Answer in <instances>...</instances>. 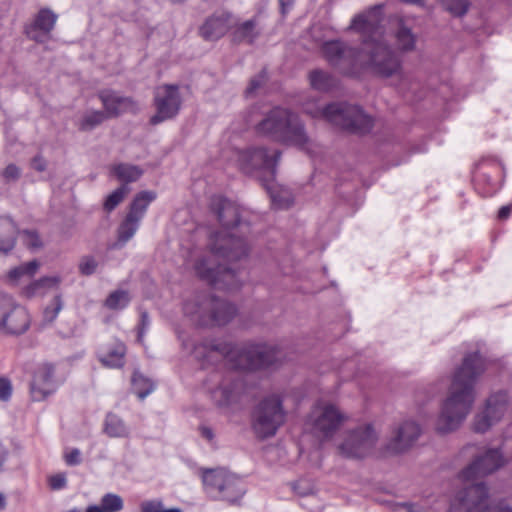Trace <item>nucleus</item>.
<instances>
[{
  "label": "nucleus",
  "mask_w": 512,
  "mask_h": 512,
  "mask_svg": "<svg viewBox=\"0 0 512 512\" xmlns=\"http://www.w3.org/2000/svg\"><path fill=\"white\" fill-rule=\"evenodd\" d=\"M382 8V5H375L356 15L349 27L363 35L360 46L359 75L362 72H369L381 78H390L402 72L400 56L383 38Z\"/></svg>",
  "instance_id": "nucleus-1"
},
{
  "label": "nucleus",
  "mask_w": 512,
  "mask_h": 512,
  "mask_svg": "<svg viewBox=\"0 0 512 512\" xmlns=\"http://www.w3.org/2000/svg\"><path fill=\"white\" fill-rule=\"evenodd\" d=\"M484 370V360L479 353H471L464 357L462 365L454 373L449 395L437 419V432L450 433L461 425L472 409L475 383Z\"/></svg>",
  "instance_id": "nucleus-2"
},
{
  "label": "nucleus",
  "mask_w": 512,
  "mask_h": 512,
  "mask_svg": "<svg viewBox=\"0 0 512 512\" xmlns=\"http://www.w3.org/2000/svg\"><path fill=\"white\" fill-rule=\"evenodd\" d=\"M211 255L199 258L194 270L197 276L217 289L236 290L241 281L235 270L216 264L217 259L237 261L248 255L249 245L235 233L217 232L210 241Z\"/></svg>",
  "instance_id": "nucleus-3"
},
{
  "label": "nucleus",
  "mask_w": 512,
  "mask_h": 512,
  "mask_svg": "<svg viewBox=\"0 0 512 512\" xmlns=\"http://www.w3.org/2000/svg\"><path fill=\"white\" fill-rule=\"evenodd\" d=\"M206 352L204 357L216 361L229 358L234 366L242 370H257L276 364L281 359V352L277 346L266 344L247 345L241 348L231 343L218 342L203 345Z\"/></svg>",
  "instance_id": "nucleus-4"
},
{
  "label": "nucleus",
  "mask_w": 512,
  "mask_h": 512,
  "mask_svg": "<svg viewBox=\"0 0 512 512\" xmlns=\"http://www.w3.org/2000/svg\"><path fill=\"white\" fill-rule=\"evenodd\" d=\"M257 134L269 137L281 144L306 149L310 138L300 117L293 111L274 107L264 114L255 126Z\"/></svg>",
  "instance_id": "nucleus-5"
},
{
  "label": "nucleus",
  "mask_w": 512,
  "mask_h": 512,
  "mask_svg": "<svg viewBox=\"0 0 512 512\" xmlns=\"http://www.w3.org/2000/svg\"><path fill=\"white\" fill-rule=\"evenodd\" d=\"M303 111L313 118H324L333 125L357 134H366L373 128V119L357 105L331 103L320 107L314 101L303 104Z\"/></svg>",
  "instance_id": "nucleus-6"
},
{
  "label": "nucleus",
  "mask_w": 512,
  "mask_h": 512,
  "mask_svg": "<svg viewBox=\"0 0 512 512\" xmlns=\"http://www.w3.org/2000/svg\"><path fill=\"white\" fill-rule=\"evenodd\" d=\"M183 311L197 325L205 327L226 325L237 314L235 305L207 293L187 300Z\"/></svg>",
  "instance_id": "nucleus-7"
},
{
  "label": "nucleus",
  "mask_w": 512,
  "mask_h": 512,
  "mask_svg": "<svg viewBox=\"0 0 512 512\" xmlns=\"http://www.w3.org/2000/svg\"><path fill=\"white\" fill-rule=\"evenodd\" d=\"M457 491L450 503L449 512H498L504 502L492 505L489 490L483 481H471Z\"/></svg>",
  "instance_id": "nucleus-8"
},
{
  "label": "nucleus",
  "mask_w": 512,
  "mask_h": 512,
  "mask_svg": "<svg viewBox=\"0 0 512 512\" xmlns=\"http://www.w3.org/2000/svg\"><path fill=\"white\" fill-rule=\"evenodd\" d=\"M282 400L277 395L264 398L255 408L252 428L258 438L266 439L276 434L285 422Z\"/></svg>",
  "instance_id": "nucleus-9"
},
{
  "label": "nucleus",
  "mask_w": 512,
  "mask_h": 512,
  "mask_svg": "<svg viewBox=\"0 0 512 512\" xmlns=\"http://www.w3.org/2000/svg\"><path fill=\"white\" fill-rule=\"evenodd\" d=\"M378 441V433L371 424L348 430L338 444V453L348 459H362L369 455Z\"/></svg>",
  "instance_id": "nucleus-10"
},
{
  "label": "nucleus",
  "mask_w": 512,
  "mask_h": 512,
  "mask_svg": "<svg viewBox=\"0 0 512 512\" xmlns=\"http://www.w3.org/2000/svg\"><path fill=\"white\" fill-rule=\"evenodd\" d=\"M203 483L209 494L229 503H236L245 493L241 480L224 469L206 471Z\"/></svg>",
  "instance_id": "nucleus-11"
},
{
  "label": "nucleus",
  "mask_w": 512,
  "mask_h": 512,
  "mask_svg": "<svg viewBox=\"0 0 512 512\" xmlns=\"http://www.w3.org/2000/svg\"><path fill=\"white\" fill-rule=\"evenodd\" d=\"M345 421V415L334 404L319 401L311 409L306 426L322 438H330Z\"/></svg>",
  "instance_id": "nucleus-12"
},
{
  "label": "nucleus",
  "mask_w": 512,
  "mask_h": 512,
  "mask_svg": "<svg viewBox=\"0 0 512 512\" xmlns=\"http://www.w3.org/2000/svg\"><path fill=\"white\" fill-rule=\"evenodd\" d=\"M325 59L340 73L359 76L360 48H354L340 40L326 41L322 45Z\"/></svg>",
  "instance_id": "nucleus-13"
},
{
  "label": "nucleus",
  "mask_w": 512,
  "mask_h": 512,
  "mask_svg": "<svg viewBox=\"0 0 512 512\" xmlns=\"http://www.w3.org/2000/svg\"><path fill=\"white\" fill-rule=\"evenodd\" d=\"M31 325L28 310L8 295L0 294V333L6 336L25 334Z\"/></svg>",
  "instance_id": "nucleus-14"
},
{
  "label": "nucleus",
  "mask_w": 512,
  "mask_h": 512,
  "mask_svg": "<svg viewBox=\"0 0 512 512\" xmlns=\"http://www.w3.org/2000/svg\"><path fill=\"white\" fill-rule=\"evenodd\" d=\"M280 158V150H273L270 153L265 147H251L238 153L237 162L241 171L246 174L263 170L275 176Z\"/></svg>",
  "instance_id": "nucleus-15"
},
{
  "label": "nucleus",
  "mask_w": 512,
  "mask_h": 512,
  "mask_svg": "<svg viewBox=\"0 0 512 512\" xmlns=\"http://www.w3.org/2000/svg\"><path fill=\"white\" fill-rule=\"evenodd\" d=\"M182 100L177 85L165 84L154 92L156 113L150 118V124L158 125L175 118L181 108Z\"/></svg>",
  "instance_id": "nucleus-16"
},
{
  "label": "nucleus",
  "mask_w": 512,
  "mask_h": 512,
  "mask_svg": "<svg viewBox=\"0 0 512 512\" xmlns=\"http://www.w3.org/2000/svg\"><path fill=\"white\" fill-rule=\"evenodd\" d=\"M504 464V459L498 449H489L484 454L477 456L472 463L465 467L460 473L459 478L464 482L476 481L483 478Z\"/></svg>",
  "instance_id": "nucleus-17"
},
{
  "label": "nucleus",
  "mask_w": 512,
  "mask_h": 512,
  "mask_svg": "<svg viewBox=\"0 0 512 512\" xmlns=\"http://www.w3.org/2000/svg\"><path fill=\"white\" fill-rule=\"evenodd\" d=\"M394 44L400 53H410L416 50L418 34L414 31V18L395 14L390 18Z\"/></svg>",
  "instance_id": "nucleus-18"
},
{
  "label": "nucleus",
  "mask_w": 512,
  "mask_h": 512,
  "mask_svg": "<svg viewBox=\"0 0 512 512\" xmlns=\"http://www.w3.org/2000/svg\"><path fill=\"white\" fill-rule=\"evenodd\" d=\"M421 435V428L415 421L407 420L399 424L392 432L385 449L392 454L408 451Z\"/></svg>",
  "instance_id": "nucleus-19"
},
{
  "label": "nucleus",
  "mask_w": 512,
  "mask_h": 512,
  "mask_svg": "<svg viewBox=\"0 0 512 512\" xmlns=\"http://www.w3.org/2000/svg\"><path fill=\"white\" fill-rule=\"evenodd\" d=\"M58 15L49 8H42L34 19L25 25L24 33L32 41L45 43L51 38Z\"/></svg>",
  "instance_id": "nucleus-20"
},
{
  "label": "nucleus",
  "mask_w": 512,
  "mask_h": 512,
  "mask_svg": "<svg viewBox=\"0 0 512 512\" xmlns=\"http://www.w3.org/2000/svg\"><path fill=\"white\" fill-rule=\"evenodd\" d=\"M98 98L102 102L104 111L110 118H116L127 112L136 114L140 110L138 102L132 97L121 96L111 89L100 90Z\"/></svg>",
  "instance_id": "nucleus-21"
},
{
  "label": "nucleus",
  "mask_w": 512,
  "mask_h": 512,
  "mask_svg": "<svg viewBox=\"0 0 512 512\" xmlns=\"http://www.w3.org/2000/svg\"><path fill=\"white\" fill-rule=\"evenodd\" d=\"M55 368L52 364L40 365L30 384V393L34 401H43L56 391Z\"/></svg>",
  "instance_id": "nucleus-22"
},
{
  "label": "nucleus",
  "mask_w": 512,
  "mask_h": 512,
  "mask_svg": "<svg viewBox=\"0 0 512 512\" xmlns=\"http://www.w3.org/2000/svg\"><path fill=\"white\" fill-rule=\"evenodd\" d=\"M209 206L223 227L233 228L240 223V209L231 200L223 196H213Z\"/></svg>",
  "instance_id": "nucleus-23"
},
{
  "label": "nucleus",
  "mask_w": 512,
  "mask_h": 512,
  "mask_svg": "<svg viewBox=\"0 0 512 512\" xmlns=\"http://www.w3.org/2000/svg\"><path fill=\"white\" fill-rule=\"evenodd\" d=\"M230 15L221 13L208 18L200 28V34L205 40L213 41L221 38L229 29Z\"/></svg>",
  "instance_id": "nucleus-24"
},
{
  "label": "nucleus",
  "mask_w": 512,
  "mask_h": 512,
  "mask_svg": "<svg viewBox=\"0 0 512 512\" xmlns=\"http://www.w3.org/2000/svg\"><path fill=\"white\" fill-rule=\"evenodd\" d=\"M244 392V383L241 379H226L215 391L220 405H230L237 402Z\"/></svg>",
  "instance_id": "nucleus-25"
},
{
  "label": "nucleus",
  "mask_w": 512,
  "mask_h": 512,
  "mask_svg": "<svg viewBox=\"0 0 512 512\" xmlns=\"http://www.w3.org/2000/svg\"><path fill=\"white\" fill-rule=\"evenodd\" d=\"M18 230L12 219L0 217V253L7 254L15 247Z\"/></svg>",
  "instance_id": "nucleus-26"
},
{
  "label": "nucleus",
  "mask_w": 512,
  "mask_h": 512,
  "mask_svg": "<svg viewBox=\"0 0 512 512\" xmlns=\"http://www.w3.org/2000/svg\"><path fill=\"white\" fill-rule=\"evenodd\" d=\"M141 220L126 214L117 228V241L113 244V248H122L131 240L140 226Z\"/></svg>",
  "instance_id": "nucleus-27"
},
{
  "label": "nucleus",
  "mask_w": 512,
  "mask_h": 512,
  "mask_svg": "<svg viewBox=\"0 0 512 512\" xmlns=\"http://www.w3.org/2000/svg\"><path fill=\"white\" fill-rule=\"evenodd\" d=\"M126 346L122 342H116L99 355L100 362L109 368H121L125 363Z\"/></svg>",
  "instance_id": "nucleus-28"
},
{
  "label": "nucleus",
  "mask_w": 512,
  "mask_h": 512,
  "mask_svg": "<svg viewBox=\"0 0 512 512\" xmlns=\"http://www.w3.org/2000/svg\"><path fill=\"white\" fill-rule=\"evenodd\" d=\"M156 199L154 191H141L135 195L129 205L127 214L142 221L148 206Z\"/></svg>",
  "instance_id": "nucleus-29"
},
{
  "label": "nucleus",
  "mask_w": 512,
  "mask_h": 512,
  "mask_svg": "<svg viewBox=\"0 0 512 512\" xmlns=\"http://www.w3.org/2000/svg\"><path fill=\"white\" fill-rule=\"evenodd\" d=\"M508 396L505 392L492 394L485 404V411L490 414L496 423L501 420L507 410Z\"/></svg>",
  "instance_id": "nucleus-30"
},
{
  "label": "nucleus",
  "mask_w": 512,
  "mask_h": 512,
  "mask_svg": "<svg viewBox=\"0 0 512 512\" xmlns=\"http://www.w3.org/2000/svg\"><path fill=\"white\" fill-rule=\"evenodd\" d=\"M60 283V278L57 276L51 277H42L38 280L33 281L29 285L24 288V295L28 298H32L36 295H42L47 290L58 286Z\"/></svg>",
  "instance_id": "nucleus-31"
},
{
  "label": "nucleus",
  "mask_w": 512,
  "mask_h": 512,
  "mask_svg": "<svg viewBox=\"0 0 512 512\" xmlns=\"http://www.w3.org/2000/svg\"><path fill=\"white\" fill-rule=\"evenodd\" d=\"M112 173L126 185L127 183L137 181L143 174V171L136 165L120 163L112 167Z\"/></svg>",
  "instance_id": "nucleus-32"
},
{
  "label": "nucleus",
  "mask_w": 512,
  "mask_h": 512,
  "mask_svg": "<svg viewBox=\"0 0 512 512\" xmlns=\"http://www.w3.org/2000/svg\"><path fill=\"white\" fill-rule=\"evenodd\" d=\"M104 432L112 438L127 437L129 434L128 428L123 420L114 413H108L105 419Z\"/></svg>",
  "instance_id": "nucleus-33"
},
{
  "label": "nucleus",
  "mask_w": 512,
  "mask_h": 512,
  "mask_svg": "<svg viewBox=\"0 0 512 512\" xmlns=\"http://www.w3.org/2000/svg\"><path fill=\"white\" fill-rule=\"evenodd\" d=\"M309 82L313 89L328 91L335 86L334 77L323 70L316 69L309 73Z\"/></svg>",
  "instance_id": "nucleus-34"
},
{
  "label": "nucleus",
  "mask_w": 512,
  "mask_h": 512,
  "mask_svg": "<svg viewBox=\"0 0 512 512\" xmlns=\"http://www.w3.org/2000/svg\"><path fill=\"white\" fill-rule=\"evenodd\" d=\"M110 117L105 111L92 110L88 111L82 117L79 123V129L81 131H91L95 127L101 125L105 120Z\"/></svg>",
  "instance_id": "nucleus-35"
},
{
  "label": "nucleus",
  "mask_w": 512,
  "mask_h": 512,
  "mask_svg": "<svg viewBox=\"0 0 512 512\" xmlns=\"http://www.w3.org/2000/svg\"><path fill=\"white\" fill-rule=\"evenodd\" d=\"M129 192L130 188L122 184L106 197L103 203V209L108 213L112 212L125 199Z\"/></svg>",
  "instance_id": "nucleus-36"
},
{
  "label": "nucleus",
  "mask_w": 512,
  "mask_h": 512,
  "mask_svg": "<svg viewBox=\"0 0 512 512\" xmlns=\"http://www.w3.org/2000/svg\"><path fill=\"white\" fill-rule=\"evenodd\" d=\"M134 392L140 399H144L154 390V383L142 374L134 373L132 377Z\"/></svg>",
  "instance_id": "nucleus-37"
},
{
  "label": "nucleus",
  "mask_w": 512,
  "mask_h": 512,
  "mask_svg": "<svg viewBox=\"0 0 512 512\" xmlns=\"http://www.w3.org/2000/svg\"><path fill=\"white\" fill-rule=\"evenodd\" d=\"M267 191L270 195L272 204L279 208H288L291 206L293 200L291 194L287 190L277 189L272 186H267Z\"/></svg>",
  "instance_id": "nucleus-38"
},
{
  "label": "nucleus",
  "mask_w": 512,
  "mask_h": 512,
  "mask_svg": "<svg viewBox=\"0 0 512 512\" xmlns=\"http://www.w3.org/2000/svg\"><path fill=\"white\" fill-rule=\"evenodd\" d=\"M258 33L256 32V22L248 20L242 23L234 33L235 40L253 43Z\"/></svg>",
  "instance_id": "nucleus-39"
},
{
  "label": "nucleus",
  "mask_w": 512,
  "mask_h": 512,
  "mask_svg": "<svg viewBox=\"0 0 512 512\" xmlns=\"http://www.w3.org/2000/svg\"><path fill=\"white\" fill-rule=\"evenodd\" d=\"M130 302V296L127 291L116 290L109 294L105 300V306L111 310L125 308Z\"/></svg>",
  "instance_id": "nucleus-40"
},
{
  "label": "nucleus",
  "mask_w": 512,
  "mask_h": 512,
  "mask_svg": "<svg viewBox=\"0 0 512 512\" xmlns=\"http://www.w3.org/2000/svg\"><path fill=\"white\" fill-rule=\"evenodd\" d=\"M38 267L39 263L36 260L30 261L10 270L8 278L12 283H16L24 275L33 276Z\"/></svg>",
  "instance_id": "nucleus-41"
},
{
  "label": "nucleus",
  "mask_w": 512,
  "mask_h": 512,
  "mask_svg": "<svg viewBox=\"0 0 512 512\" xmlns=\"http://www.w3.org/2000/svg\"><path fill=\"white\" fill-rule=\"evenodd\" d=\"M99 506L103 512H119L123 509L124 502L118 494L107 493L101 498Z\"/></svg>",
  "instance_id": "nucleus-42"
},
{
  "label": "nucleus",
  "mask_w": 512,
  "mask_h": 512,
  "mask_svg": "<svg viewBox=\"0 0 512 512\" xmlns=\"http://www.w3.org/2000/svg\"><path fill=\"white\" fill-rule=\"evenodd\" d=\"M444 8L454 17H463L470 8L469 0H440Z\"/></svg>",
  "instance_id": "nucleus-43"
},
{
  "label": "nucleus",
  "mask_w": 512,
  "mask_h": 512,
  "mask_svg": "<svg viewBox=\"0 0 512 512\" xmlns=\"http://www.w3.org/2000/svg\"><path fill=\"white\" fill-rule=\"evenodd\" d=\"M63 308V300L60 295H56L51 303L43 311V321L47 324L52 323Z\"/></svg>",
  "instance_id": "nucleus-44"
},
{
  "label": "nucleus",
  "mask_w": 512,
  "mask_h": 512,
  "mask_svg": "<svg viewBox=\"0 0 512 512\" xmlns=\"http://www.w3.org/2000/svg\"><path fill=\"white\" fill-rule=\"evenodd\" d=\"M494 424H496V421L492 420L490 414L487 413L484 409L483 411L476 414L473 422V429L477 433H485Z\"/></svg>",
  "instance_id": "nucleus-45"
},
{
  "label": "nucleus",
  "mask_w": 512,
  "mask_h": 512,
  "mask_svg": "<svg viewBox=\"0 0 512 512\" xmlns=\"http://www.w3.org/2000/svg\"><path fill=\"white\" fill-rule=\"evenodd\" d=\"M268 80L267 72L263 69L259 74L254 76L250 82L248 87L246 88V95L250 96L254 94L260 87H262Z\"/></svg>",
  "instance_id": "nucleus-46"
},
{
  "label": "nucleus",
  "mask_w": 512,
  "mask_h": 512,
  "mask_svg": "<svg viewBox=\"0 0 512 512\" xmlns=\"http://www.w3.org/2000/svg\"><path fill=\"white\" fill-rule=\"evenodd\" d=\"M98 263L92 256H84L79 263V272L82 275L89 276L95 273Z\"/></svg>",
  "instance_id": "nucleus-47"
},
{
  "label": "nucleus",
  "mask_w": 512,
  "mask_h": 512,
  "mask_svg": "<svg viewBox=\"0 0 512 512\" xmlns=\"http://www.w3.org/2000/svg\"><path fill=\"white\" fill-rule=\"evenodd\" d=\"M6 182H15L21 176V170L15 164H9L2 172Z\"/></svg>",
  "instance_id": "nucleus-48"
},
{
  "label": "nucleus",
  "mask_w": 512,
  "mask_h": 512,
  "mask_svg": "<svg viewBox=\"0 0 512 512\" xmlns=\"http://www.w3.org/2000/svg\"><path fill=\"white\" fill-rule=\"evenodd\" d=\"M25 237L24 241L26 246L29 248H40L42 246V242L35 231L25 230L23 232Z\"/></svg>",
  "instance_id": "nucleus-49"
},
{
  "label": "nucleus",
  "mask_w": 512,
  "mask_h": 512,
  "mask_svg": "<svg viewBox=\"0 0 512 512\" xmlns=\"http://www.w3.org/2000/svg\"><path fill=\"white\" fill-rule=\"evenodd\" d=\"M12 394V384L8 378L0 377V401H8Z\"/></svg>",
  "instance_id": "nucleus-50"
},
{
  "label": "nucleus",
  "mask_w": 512,
  "mask_h": 512,
  "mask_svg": "<svg viewBox=\"0 0 512 512\" xmlns=\"http://www.w3.org/2000/svg\"><path fill=\"white\" fill-rule=\"evenodd\" d=\"M163 503L159 500L145 501L141 504V512H162Z\"/></svg>",
  "instance_id": "nucleus-51"
},
{
  "label": "nucleus",
  "mask_w": 512,
  "mask_h": 512,
  "mask_svg": "<svg viewBox=\"0 0 512 512\" xmlns=\"http://www.w3.org/2000/svg\"><path fill=\"white\" fill-rule=\"evenodd\" d=\"M66 477L64 474H55L49 478V486L53 490H60L66 486Z\"/></svg>",
  "instance_id": "nucleus-52"
},
{
  "label": "nucleus",
  "mask_w": 512,
  "mask_h": 512,
  "mask_svg": "<svg viewBox=\"0 0 512 512\" xmlns=\"http://www.w3.org/2000/svg\"><path fill=\"white\" fill-rule=\"evenodd\" d=\"M65 462L69 466H75L81 463V453L79 449H72L69 453L64 456Z\"/></svg>",
  "instance_id": "nucleus-53"
},
{
  "label": "nucleus",
  "mask_w": 512,
  "mask_h": 512,
  "mask_svg": "<svg viewBox=\"0 0 512 512\" xmlns=\"http://www.w3.org/2000/svg\"><path fill=\"white\" fill-rule=\"evenodd\" d=\"M31 166L33 169H35L38 172H43L46 170V161L41 155H36L32 161Z\"/></svg>",
  "instance_id": "nucleus-54"
},
{
  "label": "nucleus",
  "mask_w": 512,
  "mask_h": 512,
  "mask_svg": "<svg viewBox=\"0 0 512 512\" xmlns=\"http://www.w3.org/2000/svg\"><path fill=\"white\" fill-rule=\"evenodd\" d=\"M140 329L138 332V341H142L145 329L149 326V316L147 312L141 313Z\"/></svg>",
  "instance_id": "nucleus-55"
},
{
  "label": "nucleus",
  "mask_w": 512,
  "mask_h": 512,
  "mask_svg": "<svg viewBox=\"0 0 512 512\" xmlns=\"http://www.w3.org/2000/svg\"><path fill=\"white\" fill-rule=\"evenodd\" d=\"M301 484H302V482H301V481L294 482V483L292 484V488H293V490H294L296 493H298L299 495H301V496H305V495L309 494V492H310V488H309V487H303V488H302V487H301Z\"/></svg>",
  "instance_id": "nucleus-56"
},
{
  "label": "nucleus",
  "mask_w": 512,
  "mask_h": 512,
  "mask_svg": "<svg viewBox=\"0 0 512 512\" xmlns=\"http://www.w3.org/2000/svg\"><path fill=\"white\" fill-rule=\"evenodd\" d=\"M512 211V205L502 206L498 211V218L501 220L507 219Z\"/></svg>",
  "instance_id": "nucleus-57"
},
{
  "label": "nucleus",
  "mask_w": 512,
  "mask_h": 512,
  "mask_svg": "<svg viewBox=\"0 0 512 512\" xmlns=\"http://www.w3.org/2000/svg\"><path fill=\"white\" fill-rule=\"evenodd\" d=\"M200 433H201L202 437H204L208 441H212L214 438V433H213L212 429L207 426H201Z\"/></svg>",
  "instance_id": "nucleus-58"
},
{
  "label": "nucleus",
  "mask_w": 512,
  "mask_h": 512,
  "mask_svg": "<svg viewBox=\"0 0 512 512\" xmlns=\"http://www.w3.org/2000/svg\"><path fill=\"white\" fill-rule=\"evenodd\" d=\"M403 507L407 510V512H425L419 506L412 503H404Z\"/></svg>",
  "instance_id": "nucleus-59"
},
{
  "label": "nucleus",
  "mask_w": 512,
  "mask_h": 512,
  "mask_svg": "<svg viewBox=\"0 0 512 512\" xmlns=\"http://www.w3.org/2000/svg\"><path fill=\"white\" fill-rule=\"evenodd\" d=\"M282 14H285L288 8L293 4L294 0H279Z\"/></svg>",
  "instance_id": "nucleus-60"
},
{
  "label": "nucleus",
  "mask_w": 512,
  "mask_h": 512,
  "mask_svg": "<svg viewBox=\"0 0 512 512\" xmlns=\"http://www.w3.org/2000/svg\"><path fill=\"white\" fill-rule=\"evenodd\" d=\"M6 458V450L3 445L0 443V467L3 465Z\"/></svg>",
  "instance_id": "nucleus-61"
},
{
  "label": "nucleus",
  "mask_w": 512,
  "mask_h": 512,
  "mask_svg": "<svg viewBox=\"0 0 512 512\" xmlns=\"http://www.w3.org/2000/svg\"><path fill=\"white\" fill-rule=\"evenodd\" d=\"M6 507V499L4 494L0 493V510Z\"/></svg>",
  "instance_id": "nucleus-62"
},
{
  "label": "nucleus",
  "mask_w": 512,
  "mask_h": 512,
  "mask_svg": "<svg viewBox=\"0 0 512 512\" xmlns=\"http://www.w3.org/2000/svg\"><path fill=\"white\" fill-rule=\"evenodd\" d=\"M498 512H512V508L507 505H502L499 507Z\"/></svg>",
  "instance_id": "nucleus-63"
},
{
  "label": "nucleus",
  "mask_w": 512,
  "mask_h": 512,
  "mask_svg": "<svg viewBox=\"0 0 512 512\" xmlns=\"http://www.w3.org/2000/svg\"><path fill=\"white\" fill-rule=\"evenodd\" d=\"M162 512H182V510L179 509V508H171V509H164L163 508Z\"/></svg>",
  "instance_id": "nucleus-64"
}]
</instances>
